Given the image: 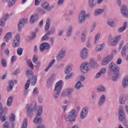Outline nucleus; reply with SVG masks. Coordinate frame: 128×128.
I'll return each mask as SVG.
<instances>
[{
	"label": "nucleus",
	"mask_w": 128,
	"mask_h": 128,
	"mask_svg": "<svg viewBox=\"0 0 128 128\" xmlns=\"http://www.w3.org/2000/svg\"><path fill=\"white\" fill-rule=\"evenodd\" d=\"M109 69L114 72V76H113L112 78L113 82H116V80L120 78V72H120V67L118 65H116L113 62H111L109 64Z\"/></svg>",
	"instance_id": "1"
},
{
	"label": "nucleus",
	"mask_w": 128,
	"mask_h": 128,
	"mask_svg": "<svg viewBox=\"0 0 128 128\" xmlns=\"http://www.w3.org/2000/svg\"><path fill=\"white\" fill-rule=\"evenodd\" d=\"M109 69L114 72V76H113L112 78L113 82H116V80L120 78V72H120V67L118 65H116L113 62H111L109 64Z\"/></svg>",
	"instance_id": "2"
},
{
	"label": "nucleus",
	"mask_w": 128,
	"mask_h": 128,
	"mask_svg": "<svg viewBox=\"0 0 128 128\" xmlns=\"http://www.w3.org/2000/svg\"><path fill=\"white\" fill-rule=\"evenodd\" d=\"M62 80L58 81L55 86L54 92H53V96L55 98H58L60 94L62 88Z\"/></svg>",
	"instance_id": "3"
},
{
	"label": "nucleus",
	"mask_w": 128,
	"mask_h": 128,
	"mask_svg": "<svg viewBox=\"0 0 128 128\" xmlns=\"http://www.w3.org/2000/svg\"><path fill=\"white\" fill-rule=\"evenodd\" d=\"M76 110L72 109L66 114L64 118L66 122H76Z\"/></svg>",
	"instance_id": "4"
},
{
	"label": "nucleus",
	"mask_w": 128,
	"mask_h": 128,
	"mask_svg": "<svg viewBox=\"0 0 128 128\" xmlns=\"http://www.w3.org/2000/svg\"><path fill=\"white\" fill-rule=\"evenodd\" d=\"M90 14H86V12L84 10H82L80 12L78 15V22L79 24H82L86 20V18H90Z\"/></svg>",
	"instance_id": "5"
},
{
	"label": "nucleus",
	"mask_w": 128,
	"mask_h": 128,
	"mask_svg": "<svg viewBox=\"0 0 128 128\" xmlns=\"http://www.w3.org/2000/svg\"><path fill=\"white\" fill-rule=\"evenodd\" d=\"M90 70V64L88 62L82 63L80 66V70L83 74H86Z\"/></svg>",
	"instance_id": "6"
},
{
	"label": "nucleus",
	"mask_w": 128,
	"mask_h": 128,
	"mask_svg": "<svg viewBox=\"0 0 128 128\" xmlns=\"http://www.w3.org/2000/svg\"><path fill=\"white\" fill-rule=\"evenodd\" d=\"M118 114V118L120 122H122V120H124L126 118V114L124 113V107L122 105H120L119 107Z\"/></svg>",
	"instance_id": "7"
},
{
	"label": "nucleus",
	"mask_w": 128,
	"mask_h": 128,
	"mask_svg": "<svg viewBox=\"0 0 128 128\" xmlns=\"http://www.w3.org/2000/svg\"><path fill=\"white\" fill-rule=\"evenodd\" d=\"M88 108L87 106H84L80 114V118L81 120H84L86 118V116H88Z\"/></svg>",
	"instance_id": "8"
},
{
	"label": "nucleus",
	"mask_w": 128,
	"mask_h": 128,
	"mask_svg": "<svg viewBox=\"0 0 128 128\" xmlns=\"http://www.w3.org/2000/svg\"><path fill=\"white\" fill-rule=\"evenodd\" d=\"M54 78H56V74H52L48 76L46 81L48 88H52L54 84Z\"/></svg>",
	"instance_id": "9"
},
{
	"label": "nucleus",
	"mask_w": 128,
	"mask_h": 128,
	"mask_svg": "<svg viewBox=\"0 0 128 128\" xmlns=\"http://www.w3.org/2000/svg\"><path fill=\"white\" fill-rule=\"evenodd\" d=\"M74 92V89L72 88H68L66 90H64L62 92V96H67L69 98L72 96V94Z\"/></svg>",
	"instance_id": "10"
},
{
	"label": "nucleus",
	"mask_w": 128,
	"mask_h": 128,
	"mask_svg": "<svg viewBox=\"0 0 128 128\" xmlns=\"http://www.w3.org/2000/svg\"><path fill=\"white\" fill-rule=\"evenodd\" d=\"M20 44V38L19 34H16L12 42L13 48H18Z\"/></svg>",
	"instance_id": "11"
},
{
	"label": "nucleus",
	"mask_w": 128,
	"mask_h": 128,
	"mask_svg": "<svg viewBox=\"0 0 128 128\" xmlns=\"http://www.w3.org/2000/svg\"><path fill=\"white\" fill-rule=\"evenodd\" d=\"M120 12L124 18H128V10L126 6L124 4L122 5L120 8Z\"/></svg>",
	"instance_id": "12"
},
{
	"label": "nucleus",
	"mask_w": 128,
	"mask_h": 128,
	"mask_svg": "<svg viewBox=\"0 0 128 128\" xmlns=\"http://www.w3.org/2000/svg\"><path fill=\"white\" fill-rule=\"evenodd\" d=\"M26 22H28V19L26 18H22L19 21L18 24V32H22V28H24V24H26Z\"/></svg>",
	"instance_id": "13"
},
{
	"label": "nucleus",
	"mask_w": 128,
	"mask_h": 128,
	"mask_svg": "<svg viewBox=\"0 0 128 128\" xmlns=\"http://www.w3.org/2000/svg\"><path fill=\"white\" fill-rule=\"evenodd\" d=\"M104 2V0H88V5L90 8H94L96 4L98 3V4H100Z\"/></svg>",
	"instance_id": "14"
},
{
	"label": "nucleus",
	"mask_w": 128,
	"mask_h": 128,
	"mask_svg": "<svg viewBox=\"0 0 128 128\" xmlns=\"http://www.w3.org/2000/svg\"><path fill=\"white\" fill-rule=\"evenodd\" d=\"M112 58H114V55L112 54L107 56L102 60V66H106V64H108V62H110Z\"/></svg>",
	"instance_id": "15"
},
{
	"label": "nucleus",
	"mask_w": 128,
	"mask_h": 128,
	"mask_svg": "<svg viewBox=\"0 0 128 128\" xmlns=\"http://www.w3.org/2000/svg\"><path fill=\"white\" fill-rule=\"evenodd\" d=\"M64 56H66V50L64 49H62L59 51L58 55L56 56V60L58 62L62 60L64 57Z\"/></svg>",
	"instance_id": "16"
},
{
	"label": "nucleus",
	"mask_w": 128,
	"mask_h": 128,
	"mask_svg": "<svg viewBox=\"0 0 128 128\" xmlns=\"http://www.w3.org/2000/svg\"><path fill=\"white\" fill-rule=\"evenodd\" d=\"M42 8H44V10H48V12H50L54 8V5H52L51 6H50L48 4V3L45 2L44 3H42Z\"/></svg>",
	"instance_id": "17"
},
{
	"label": "nucleus",
	"mask_w": 128,
	"mask_h": 128,
	"mask_svg": "<svg viewBox=\"0 0 128 128\" xmlns=\"http://www.w3.org/2000/svg\"><path fill=\"white\" fill-rule=\"evenodd\" d=\"M50 46L48 42H44L40 44V52H44V50H50Z\"/></svg>",
	"instance_id": "18"
},
{
	"label": "nucleus",
	"mask_w": 128,
	"mask_h": 128,
	"mask_svg": "<svg viewBox=\"0 0 128 128\" xmlns=\"http://www.w3.org/2000/svg\"><path fill=\"white\" fill-rule=\"evenodd\" d=\"M80 56L82 60H86L88 58V49L86 48L81 50Z\"/></svg>",
	"instance_id": "19"
},
{
	"label": "nucleus",
	"mask_w": 128,
	"mask_h": 128,
	"mask_svg": "<svg viewBox=\"0 0 128 128\" xmlns=\"http://www.w3.org/2000/svg\"><path fill=\"white\" fill-rule=\"evenodd\" d=\"M26 108L27 110L26 114L28 116H29V118H32V116H34V110H32V109H30V104H26Z\"/></svg>",
	"instance_id": "20"
},
{
	"label": "nucleus",
	"mask_w": 128,
	"mask_h": 128,
	"mask_svg": "<svg viewBox=\"0 0 128 128\" xmlns=\"http://www.w3.org/2000/svg\"><path fill=\"white\" fill-rule=\"evenodd\" d=\"M38 20V14H32L30 18V24H34Z\"/></svg>",
	"instance_id": "21"
},
{
	"label": "nucleus",
	"mask_w": 128,
	"mask_h": 128,
	"mask_svg": "<svg viewBox=\"0 0 128 128\" xmlns=\"http://www.w3.org/2000/svg\"><path fill=\"white\" fill-rule=\"evenodd\" d=\"M108 44L109 46H116L118 42L114 40V38H112V36H110L108 38Z\"/></svg>",
	"instance_id": "22"
},
{
	"label": "nucleus",
	"mask_w": 128,
	"mask_h": 128,
	"mask_svg": "<svg viewBox=\"0 0 128 128\" xmlns=\"http://www.w3.org/2000/svg\"><path fill=\"white\" fill-rule=\"evenodd\" d=\"M8 16H10V15L8 14H7L4 17H2L0 18V26H4V24H6V22L8 18Z\"/></svg>",
	"instance_id": "23"
},
{
	"label": "nucleus",
	"mask_w": 128,
	"mask_h": 128,
	"mask_svg": "<svg viewBox=\"0 0 128 128\" xmlns=\"http://www.w3.org/2000/svg\"><path fill=\"white\" fill-rule=\"evenodd\" d=\"M106 68H102L96 74L95 78H100L102 76V74H106Z\"/></svg>",
	"instance_id": "24"
},
{
	"label": "nucleus",
	"mask_w": 128,
	"mask_h": 128,
	"mask_svg": "<svg viewBox=\"0 0 128 128\" xmlns=\"http://www.w3.org/2000/svg\"><path fill=\"white\" fill-rule=\"evenodd\" d=\"M119 100L121 104H124L126 100V96L124 94H122L120 95Z\"/></svg>",
	"instance_id": "25"
},
{
	"label": "nucleus",
	"mask_w": 128,
	"mask_h": 128,
	"mask_svg": "<svg viewBox=\"0 0 128 128\" xmlns=\"http://www.w3.org/2000/svg\"><path fill=\"white\" fill-rule=\"evenodd\" d=\"M42 117L38 116H36V117L33 120V122L36 124H42Z\"/></svg>",
	"instance_id": "26"
},
{
	"label": "nucleus",
	"mask_w": 128,
	"mask_h": 128,
	"mask_svg": "<svg viewBox=\"0 0 128 128\" xmlns=\"http://www.w3.org/2000/svg\"><path fill=\"white\" fill-rule=\"evenodd\" d=\"M122 86L124 88H126L128 86V76H126L122 81Z\"/></svg>",
	"instance_id": "27"
},
{
	"label": "nucleus",
	"mask_w": 128,
	"mask_h": 128,
	"mask_svg": "<svg viewBox=\"0 0 128 128\" xmlns=\"http://www.w3.org/2000/svg\"><path fill=\"white\" fill-rule=\"evenodd\" d=\"M12 34L11 32H8L4 36L3 40L4 42H8V40H10V38H12Z\"/></svg>",
	"instance_id": "28"
},
{
	"label": "nucleus",
	"mask_w": 128,
	"mask_h": 128,
	"mask_svg": "<svg viewBox=\"0 0 128 128\" xmlns=\"http://www.w3.org/2000/svg\"><path fill=\"white\" fill-rule=\"evenodd\" d=\"M4 128H14V123H12V125L8 122H6L3 124Z\"/></svg>",
	"instance_id": "29"
},
{
	"label": "nucleus",
	"mask_w": 128,
	"mask_h": 128,
	"mask_svg": "<svg viewBox=\"0 0 128 128\" xmlns=\"http://www.w3.org/2000/svg\"><path fill=\"white\" fill-rule=\"evenodd\" d=\"M72 26H70L68 27L67 29V31L66 32V36H67V38H70V36H72Z\"/></svg>",
	"instance_id": "30"
},
{
	"label": "nucleus",
	"mask_w": 128,
	"mask_h": 128,
	"mask_svg": "<svg viewBox=\"0 0 128 128\" xmlns=\"http://www.w3.org/2000/svg\"><path fill=\"white\" fill-rule=\"evenodd\" d=\"M107 24L108 26H111V28H114V26H116V22H114V20L110 18L107 20Z\"/></svg>",
	"instance_id": "31"
},
{
	"label": "nucleus",
	"mask_w": 128,
	"mask_h": 128,
	"mask_svg": "<svg viewBox=\"0 0 128 128\" xmlns=\"http://www.w3.org/2000/svg\"><path fill=\"white\" fill-rule=\"evenodd\" d=\"M104 11V9L98 8L94 10V14L96 16H100V14H102Z\"/></svg>",
	"instance_id": "32"
},
{
	"label": "nucleus",
	"mask_w": 128,
	"mask_h": 128,
	"mask_svg": "<svg viewBox=\"0 0 128 128\" xmlns=\"http://www.w3.org/2000/svg\"><path fill=\"white\" fill-rule=\"evenodd\" d=\"M105 102H106V96H104V94L102 95L98 102L99 106H102V104H104Z\"/></svg>",
	"instance_id": "33"
},
{
	"label": "nucleus",
	"mask_w": 128,
	"mask_h": 128,
	"mask_svg": "<svg viewBox=\"0 0 128 128\" xmlns=\"http://www.w3.org/2000/svg\"><path fill=\"white\" fill-rule=\"evenodd\" d=\"M14 81L11 80L8 82V86L7 87L8 92H10L14 88Z\"/></svg>",
	"instance_id": "34"
},
{
	"label": "nucleus",
	"mask_w": 128,
	"mask_h": 128,
	"mask_svg": "<svg viewBox=\"0 0 128 128\" xmlns=\"http://www.w3.org/2000/svg\"><path fill=\"white\" fill-rule=\"evenodd\" d=\"M128 50L126 48V46H124L121 50V56L124 58H126V56Z\"/></svg>",
	"instance_id": "35"
},
{
	"label": "nucleus",
	"mask_w": 128,
	"mask_h": 128,
	"mask_svg": "<svg viewBox=\"0 0 128 128\" xmlns=\"http://www.w3.org/2000/svg\"><path fill=\"white\" fill-rule=\"evenodd\" d=\"M50 31L48 30L41 39L42 42H44V40H48L50 38Z\"/></svg>",
	"instance_id": "36"
},
{
	"label": "nucleus",
	"mask_w": 128,
	"mask_h": 128,
	"mask_svg": "<svg viewBox=\"0 0 128 128\" xmlns=\"http://www.w3.org/2000/svg\"><path fill=\"white\" fill-rule=\"evenodd\" d=\"M30 107V109L34 111H36L37 110V106H36V102H32L29 105Z\"/></svg>",
	"instance_id": "37"
},
{
	"label": "nucleus",
	"mask_w": 128,
	"mask_h": 128,
	"mask_svg": "<svg viewBox=\"0 0 128 128\" xmlns=\"http://www.w3.org/2000/svg\"><path fill=\"white\" fill-rule=\"evenodd\" d=\"M126 24H128V23L126 22H124L123 24V26L120 27L118 29V32H124L126 28Z\"/></svg>",
	"instance_id": "38"
},
{
	"label": "nucleus",
	"mask_w": 128,
	"mask_h": 128,
	"mask_svg": "<svg viewBox=\"0 0 128 128\" xmlns=\"http://www.w3.org/2000/svg\"><path fill=\"white\" fill-rule=\"evenodd\" d=\"M89 64L90 66V68H96L98 66V64L92 59L90 60Z\"/></svg>",
	"instance_id": "39"
},
{
	"label": "nucleus",
	"mask_w": 128,
	"mask_h": 128,
	"mask_svg": "<svg viewBox=\"0 0 128 128\" xmlns=\"http://www.w3.org/2000/svg\"><path fill=\"white\" fill-rule=\"evenodd\" d=\"M55 62H56V60L54 59H53L52 60V61L50 62L48 66L44 70L45 72H48V70H50V68H52V66H54V64Z\"/></svg>",
	"instance_id": "40"
},
{
	"label": "nucleus",
	"mask_w": 128,
	"mask_h": 128,
	"mask_svg": "<svg viewBox=\"0 0 128 128\" xmlns=\"http://www.w3.org/2000/svg\"><path fill=\"white\" fill-rule=\"evenodd\" d=\"M86 30H84V32H82V34L81 36V40L82 42H84L86 41Z\"/></svg>",
	"instance_id": "41"
},
{
	"label": "nucleus",
	"mask_w": 128,
	"mask_h": 128,
	"mask_svg": "<svg viewBox=\"0 0 128 128\" xmlns=\"http://www.w3.org/2000/svg\"><path fill=\"white\" fill-rule=\"evenodd\" d=\"M50 20L49 18H48L46 20V24L44 26V28H45V30L46 32H48V30H50Z\"/></svg>",
	"instance_id": "42"
},
{
	"label": "nucleus",
	"mask_w": 128,
	"mask_h": 128,
	"mask_svg": "<svg viewBox=\"0 0 128 128\" xmlns=\"http://www.w3.org/2000/svg\"><path fill=\"white\" fill-rule=\"evenodd\" d=\"M74 88L76 90H80V88H84V84H82L80 81H78L75 84Z\"/></svg>",
	"instance_id": "43"
},
{
	"label": "nucleus",
	"mask_w": 128,
	"mask_h": 128,
	"mask_svg": "<svg viewBox=\"0 0 128 128\" xmlns=\"http://www.w3.org/2000/svg\"><path fill=\"white\" fill-rule=\"evenodd\" d=\"M13 97L12 96H10V97H8V98L7 102H6V106H12V100H13Z\"/></svg>",
	"instance_id": "44"
},
{
	"label": "nucleus",
	"mask_w": 128,
	"mask_h": 128,
	"mask_svg": "<svg viewBox=\"0 0 128 128\" xmlns=\"http://www.w3.org/2000/svg\"><path fill=\"white\" fill-rule=\"evenodd\" d=\"M104 48V44H100L96 46V52H101L102 50Z\"/></svg>",
	"instance_id": "45"
},
{
	"label": "nucleus",
	"mask_w": 128,
	"mask_h": 128,
	"mask_svg": "<svg viewBox=\"0 0 128 128\" xmlns=\"http://www.w3.org/2000/svg\"><path fill=\"white\" fill-rule=\"evenodd\" d=\"M44 110V108L42 106H39V109L37 111V114L36 115V116H39L40 117V116H42V110Z\"/></svg>",
	"instance_id": "46"
},
{
	"label": "nucleus",
	"mask_w": 128,
	"mask_h": 128,
	"mask_svg": "<svg viewBox=\"0 0 128 128\" xmlns=\"http://www.w3.org/2000/svg\"><path fill=\"white\" fill-rule=\"evenodd\" d=\"M26 76L28 78H30V76H32V71L30 69H28L26 70Z\"/></svg>",
	"instance_id": "47"
},
{
	"label": "nucleus",
	"mask_w": 128,
	"mask_h": 128,
	"mask_svg": "<svg viewBox=\"0 0 128 128\" xmlns=\"http://www.w3.org/2000/svg\"><path fill=\"white\" fill-rule=\"evenodd\" d=\"M97 90L98 92H106V88L102 85H100L97 88Z\"/></svg>",
	"instance_id": "48"
},
{
	"label": "nucleus",
	"mask_w": 128,
	"mask_h": 128,
	"mask_svg": "<svg viewBox=\"0 0 128 128\" xmlns=\"http://www.w3.org/2000/svg\"><path fill=\"white\" fill-rule=\"evenodd\" d=\"M28 128V118H25L23 120V122L21 128Z\"/></svg>",
	"instance_id": "49"
},
{
	"label": "nucleus",
	"mask_w": 128,
	"mask_h": 128,
	"mask_svg": "<svg viewBox=\"0 0 128 128\" xmlns=\"http://www.w3.org/2000/svg\"><path fill=\"white\" fill-rule=\"evenodd\" d=\"M72 72V68L70 66H67L64 68V74H69V72Z\"/></svg>",
	"instance_id": "50"
},
{
	"label": "nucleus",
	"mask_w": 128,
	"mask_h": 128,
	"mask_svg": "<svg viewBox=\"0 0 128 128\" xmlns=\"http://www.w3.org/2000/svg\"><path fill=\"white\" fill-rule=\"evenodd\" d=\"M26 62L29 68H34V64H32V60L27 59Z\"/></svg>",
	"instance_id": "51"
},
{
	"label": "nucleus",
	"mask_w": 128,
	"mask_h": 128,
	"mask_svg": "<svg viewBox=\"0 0 128 128\" xmlns=\"http://www.w3.org/2000/svg\"><path fill=\"white\" fill-rule=\"evenodd\" d=\"M16 2V0H9L8 6L9 8H12V6Z\"/></svg>",
	"instance_id": "52"
},
{
	"label": "nucleus",
	"mask_w": 128,
	"mask_h": 128,
	"mask_svg": "<svg viewBox=\"0 0 128 128\" xmlns=\"http://www.w3.org/2000/svg\"><path fill=\"white\" fill-rule=\"evenodd\" d=\"M30 79H28L27 80L26 82V83L24 86L25 90H28V88H30Z\"/></svg>",
	"instance_id": "53"
},
{
	"label": "nucleus",
	"mask_w": 128,
	"mask_h": 128,
	"mask_svg": "<svg viewBox=\"0 0 128 128\" xmlns=\"http://www.w3.org/2000/svg\"><path fill=\"white\" fill-rule=\"evenodd\" d=\"M32 86H34V84H36V80H37L36 76H32Z\"/></svg>",
	"instance_id": "54"
},
{
	"label": "nucleus",
	"mask_w": 128,
	"mask_h": 128,
	"mask_svg": "<svg viewBox=\"0 0 128 128\" xmlns=\"http://www.w3.org/2000/svg\"><path fill=\"white\" fill-rule=\"evenodd\" d=\"M100 33H98L95 36V42L94 44H96V42H98L100 40Z\"/></svg>",
	"instance_id": "55"
},
{
	"label": "nucleus",
	"mask_w": 128,
	"mask_h": 128,
	"mask_svg": "<svg viewBox=\"0 0 128 128\" xmlns=\"http://www.w3.org/2000/svg\"><path fill=\"white\" fill-rule=\"evenodd\" d=\"M16 120V116L12 114L10 116V122H12V124H14V122Z\"/></svg>",
	"instance_id": "56"
},
{
	"label": "nucleus",
	"mask_w": 128,
	"mask_h": 128,
	"mask_svg": "<svg viewBox=\"0 0 128 128\" xmlns=\"http://www.w3.org/2000/svg\"><path fill=\"white\" fill-rule=\"evenodd\" d=\"M36 36V32H32L31 35L30 36V40H32Z\"/></svg>",
	"instance_id": "57"
},
{
	"label": "nucleus",
	"mask_w": 128,
	"mask_h": 128,
	"mask_svg": "<svg viewBox=\"0 0 128 128\" xmlns=\"http://www.w3.org/2000/svg\"><path fill=\"white\" fill-rule=\"evenodd\" d=\"M17 54L18 56H22V48H19L17 49Z\"/></svg>",
	"instance_id": "58"
},
{
	"label": "nucleus",
	"mask_w": 128,
	"mask_h": 128,
	"mask_svg": "<svg viewBox=\"0 0 128 128\" xmlns=\"http://www.w3.org/2000/svg\"><path fill=\"white\" fill-rule=\"evenodd\" d=\"M1 64L2 66H4V68H6L7 66L6 61V60L4 58H2V60Z\"/></svg>",
	"instance_id": "59"
},
{
	"label": "nucleus",
	"mask_w": 128,
	"mask_h": 128,
	"mask_svg": "<svg viewBox=\"0 0 128 128\" xmlns=\"http://www.w3.org/2000/svg\"><path fill=\"white\" fill-rule=\"evenodd\" d=\"M32 62H34V64H36L38 62V56L36 55H34L32 59Z\"/></svg>",
	"instance_id": "60"
},
{
	"label": "nucleus",
	"mask_w": 128,
	"mask_h": 128,
	"mask_svg": "<svg viewBox=\"0 0 128 128\" xmlns=\"http://www.w3.org/2000/svg\"><path fill=\"white\" fill-rule=\"evenodd\" d=\"M37 11L38 12H40L42 14H46V12H44V10H42V8H38L37 9Z\"/></svg>",
	"instance_id": "61"
},
{
	"label": "nucleus",
	"mask_w": 128,
	"mask_h": 128,
	"mask_svg": "<svg viewBox=\"0 0 128 128\" xmlns=\"http://www.w3.org/2000/svg\"><path fill=\"white\" fill-rule=\"evenodd\" d=\"M72 74L70 73V74H67L65 78H66V80H70V79L72 78Z\"/></svg>",
	"instance_id": "62"
},
{
	"label": "nucleus",
	"mask_w": 128,
	"mask_h": 128,
	"mask_svg": "<svg viewBox=\"0 0 128 128\" xmlns=\"http://www.w3.org/2000/svg\"><path fill=\"white\" fill-rule=\"evenodd\" d=\"M56 32V28L54 27H51L50 29V34H54V33Z\"/></svg>",
	"instance_id": "63"
},
{
	"label": "nucleus",
	"mask_w": 128,
	"mask_h": 128,
	"mask_svg": "<svg viewBox=\"0 0 128 128\" xmlns=\"http://www.w3.org/2000/svg\"><path fill=\"white\" fill-rule=\"evenodd\" d=\"M4 52L6 56H8V54H10V50L8 48H6L4 50Z\"/></svg>",
	"instance_id": "64"
}]
</instances>
